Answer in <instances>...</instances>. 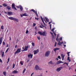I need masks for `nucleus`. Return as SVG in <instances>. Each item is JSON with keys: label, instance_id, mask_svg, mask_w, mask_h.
<instances>
[{"label": "nucleus", "instance_id": "nucleus-1", "mask_svg": "<svg viewBox=\"0 0 76 76\" xmlns=\"http://www.w3.org/2000/svg\"><path fill=\"white\" fill-rule=\"evenodd\" d=\"M38 33L41 36L42 35L43 36H46V32L45 31H43L42 33L41 31H39Z\"/></svg>", "mask_w": 76, "mask_h": 76}, {"label": "nucleus", "instance_id": "nucleus-2", "mask_svg": "<svg viewBox=\"0 0 76 76\" xmlns=\"http://www.w3.org/2000/svg\"><path fill=\"white\" fill-rule=\"evenodd\" d=\"M9 19H10V20H15V21H16V22H18V19H17L15 18H13L12 17H10L9 18Z\"/></svg>", "mask_w": 76, "mask_h": 76}, {"label": "nucleus", "instance_id": "nucleus-3", "mask_svg": "<svg viewBox=\"0 0 76 76\" xmlns=\"http://www.w3.org/2000/svg\"><path fill=\"white\" fill-rule=\"evenodd\" d=\"M21 52V48H18L16 52H15V54H18L19 53Z\"/></svg>", "mask_w": 76, "mask_h": 76}, {"label": "nucleus", "instance_id": "nucleus-4", "mask_svg": "<svg viewBox=\"0 0 76 76\" xmlns=\"http://www.w3.org/2000/svg\"><path fill=\"white\" fill-rule=\"evenodd\" d=\"M50 54V51H48L46 52L45 53V57H48Z\"/></svg>", "mask_w": 76, "mask_h": 76}, {"label": "nucleus", "instance_id": "nucleus-5", "mask_svg": "<svg viewBox=\"0 0 76 76\" xmlns=\"http://www.w3.org/2000/svg\"><path fill=\"white\" fill-rule=\"evenodd\" d=\"M12 9H14L15 10H17V9H16V7H15V4H14V3L12 4Z\"/></svg>", "mask_w": 76, "mask_h": 76}, {"label": "nucleus", "instance_id": "nucleus-6", "mask_svg": "<svg viewBox=\"0 0 76 76\" xmlns=\"http://www.w3.org/2000/svg\"><path fill=\"white\" fill-rule=\"evenodd\" d=\"M63 69V67H60L59 68H58L57 69H56V71L57 72H60L61 69Z\"/></svg>", "mask_w": 76, "mask_h": 76}, {"label": "nucleus", "instance_id": "nucleus-7", "mask_svg": "<svg viewBox=\"0 0 76 76\" xmlns=\"http://www.w3.org/2000/svg\"><path fill=\"white\" fill-rule=\"evenodd\" d=\"M35 68L36 70H42V69L39 68L38 65H36Z\"/></svg>", "mask_w": 76, "mask_h": 76}, {"label": "nucleus", "instance_id": "nucleus-8", "mask_svg": "<svg viewBox=\"0 0 76 76\" xmlns=\"http://www.w3.org/2000/svg\"><path fill=\"white\" fill-rule=\"evenodd\" d=\"M38 52H39V50L38 49H37V50H34V54L35 55L36 54H37Z\"/></svg>", "mask_w": 76, "mask_h": 76}, {"label": "nucleus", "instance_id": "nucleus-9", "mask_svg": "<svg viewBox=\"0 0 76 76\" xmlns=\"http://www.w3.org/2000/svg\"><path fill=\"white\" fill-rule=\"evenodd\" d=\"M33 56V55H32V54L31 55V53H30L29 55V54L28 55V58H30V57H31V58H32Z\"/></svg>", "mask_w": 76, "mask_h": 76}, {"label": "nucleus", "instance_id": "nucleus-10", "mask_svg": "<svg viewBox=\"0 0 76 76\" xmlns=\"http://www.w3.org/2000/svg\"><path fill=\"white\" fill-rule=\"evenodd\" d=\"M63 44V42H60V41H59V42L58 43V45H59L60 46H61V44Z\"/></svg>", "mask_w": 76, "mask_h": 76}, {"label": "nucleus", "instance_id": "nucleus-11", "mask_svg": "<svg viewBox=\"0 0 76 76\" xmlns=\"http://www.w3.org/2000/svg\"><path fill=\"white\" fill-rule=\"evenodd\" d=\"M29 48V46H25L24 49L23 51H27L28 50V48Z\"/></svg>", "mask_w": 76, "mask_h": 76}, {"label": "nucleus", "instance_id": "nucleus-12", "mask_svg": "<svg viewBox=\"0 0 76 76\" xmlns=\"http://www.w3.org/2000/svg\"><path fill=\"white\" fill-rule=\"evenodd\" d=\"M13 14V12H7V15H12Z\"/></svg>", "mask_w": 76, "mask_h": 76}, {"label": "nucleus", "instance_id": "nucleus-13", "mask_svg": "<svg viewBox=\"0 0 76 76\" xmlns=\"http://www.w3.org/2000/svg\"><path fill=\"white\" fill-rule=\"evenodd\" d=\"M40 18L42 22L43 23L44 25H45V23H44V20H43V18H42V17L41 16H40Z\"/></svg>", "mask_w": 76, "mask_h": 76}, {"label": "nucleus", "instance_id": "nucleus-14", "mask_svg": "<svg viewBox=\"0 0 76 76\" xmlns=\"http://www.w3.org/2000/svg\"><path fill=\"white\" fill-rule=\"evenodd\" d=\"M18 73V72L16 70H14L12 72V73L13 74H15L16 73Z\"/></svg>", "mask_w": 76, "mask_h": 76}, {"label": "nucleus", "instance_id": "nucleus-15", "mask_svg": "<svg viewBox=\"0 0 76 76\" xmlns=\"http://www.w3.org/2000/svg\"><path fill=\"white\" fill-rule=\"evenodd\" d=\"M60 50V48H54L53 50V51H54L55 53H56V50Z\"/></svg>", "mask_w": 76, "mask_h": 76}, {"label": "nucleus", "instance_id": "nucleus-16", "mask_svg": "<svg viewBox=\"0 0 76 76\" xmlns=\"http://www.w3.org/2000/svg\"><path fill=\"white\" fill-rule=\"evenodd\" d=\"M65 56V55H63V54H61V57L62 58V60H64V58Z\"/></svg>", "mask_w": 76, "mask_h": 76}, {"label": "nucleus", "instance_id": "nucleus-17", "mask_svg": "<svg viewBox=\"0 0 76 76\" xmlns=\"http://www.w3.org/2000/svg\"><path fill=\"white\" fill-rule=\"evenodd\" d=\"M58 35L57 36V38H56V41H58V42H59V40H60V39H58Z\"/></svg>", "mask_w": 76, "mask_h": 76}, {"label": "nucleus", "instance_id": "nucleus-18", "mask_svg": "<svg viewBox=\"0 0 76 76\" xmlns=\"http://www.w3.org/2000/svg\"><path fill=\"white\" fill-rule=\"evenodd\" d=\"M20 9V10L21 11H22V10H23V7L21 5L19 6Z\"/></svg>", "mask_w": 76, "mask_h": 76}, {"label": "nucleus", "instance_id": "nucleus-19", "mask_svg": "<svg viewBox=\"0 0 76 76\" xmlns=\"http://www.w3.org/2000/svg\"><path fill=\"white\" fill-rule=\"evenodd\" d=\"M63 62H62V61H59L58 62H57V64H60V63H62Z\"/></svg>", "mask_w": 76, "mask_h": 76}, {"label": "nucleus", "instance_id": "nucleus-20", "mask_svg": "<svg viewBox=\"0 0 76 76\" xmlns=\"http://www.w3.org/2000/svg\"><path fill=\"white\" fill-rule=\"evenodd\" d=\"M3 41V39H2V38H0V45L1 44V43H2V41Z\"/></svg>", "mask_w": 76, "mask_h": 76}, {"label": "nucleus", "instance_id": "nucleus-21", "mask_svg": "<svg viewBox=\"0 0 76 76\" xmlns=\"http://www.w3.org/2000/svg\"><path fill=\"white\" fill-rule=\"evenodd\" d=\"M42 26H41V25H40V27L41 28H43L45 27L44 26L42 25V24H41Z\"/></svg>", "mask_w": 76, "mask_h": 76}, {"label": "nucleus", "instance_id": "nucleus-22", "mask_svg": "<svg viewBox=\"0 0 76 76\" xmlns=\"http://www.w3.org/2000/svg\"><path fill=\"white\" fill-rule=\"evenodd\" d=\"M3 6H4V7H7V4H3Z\"/></svg>", "mask_w": 76, "mask_h": 76}, {"label": "nucleus", "instance_id": "nucleus-23", "mask_svg": "<svg viewBox=\"0 0 76 76\" xmlns=\"http://www.w3.org/2000/svg\"><path fill=\"white\" fill-rule=\"evenodd\" d=\"M7 8V9L8 10H10V9H11V7L9 6H8Z\"/></svg>", "mask_w": 76, "mask_h": 76}, {"label": "nucleus", "instance_id": "nucleus-24", "mask_svg": "<svg viewBox=\"0 0 76 76\" xmlns=\"http://www.w3.org/2000/svg\"><path fill=\"white\" fill-rule=\"evenodd\" d=\"M31 12H34V13H35V10L34 9H31Z\"/></svg>", "mask_w": 76, "mask_h": 76}, {"label": "nucleus", "instance_id": "nucleus-25", "mask_svg": "<svg viewBox=\"0 0 76 76\" xmlns=\"http://www.w3.org/2000/svg\"><path fill=\"white\" fill-rule=\"evenodd\" d=\"M45 19L46 20L47 22H49V19H48L47 18H45Z\"/></svg>", "mask_w": 76, "mask_h": 76}, {"label": "nucleus", "instance_id": "nucleus-26", "mask_svg": "<svg viewBox=\"0 0 76 76\" xmlns=\"http://www.w3.org/2000/svg\"><path fill=\"white\" fill-rule=\"evenodd\" d=\"M67 60H68V61H69V62L71 61V60H70V59L69 58V56L68 57Z\"/></svg>", "mask_w": 76, "mask_h": 76}, {"label": "nucleus", "instance_id": "nucleus-27", "mask_svg": "<svg viewBox=\"0 0 76 76\" xmlns=\"http://www.w3.org/2000/svg\"><path fill=\"white\" fill-rule=\"evenodd\" d=\"M3 73L4 75V76H6V72H3Z\"/></svg>", "mask_w": 76, "mask_h": 76}, {"label": "nucleus", "instance_id": "nucleus-28", "mask_svg": "<svg viewBox=\"0 0 76 76\" xmlns=\"http://www.w3.org/2000/svg\"><path fill=\"white\" fill-rule=\"evenodd\" d=\"M31 44L33 47L35 46V43H34V42H32Z\"/></svg>", "mask_w": 76, "mask_h": 76}, {"label": "nucleus", "instance_id": "nucleus-29", "mask_svg": "<svg viewBox=\"0 0 76 76\" xmlns=\"http://www.w3.org/2000/svg\"><path fill=\"white\" fill-rule=\"evenodd\" d=\"M23 16H27L28 15H27L26 14V13L24 14L23 15Z\"/></svg>", "mask_w": 76, "mask_h": 76}, {"label": "nucleus", "instance_id": "nucleus-30", "mask_svg": "<svg viewBox=\"0 0 76 76\" xmlns=\"http://www.w3.org/2000/svg\"><path fill=\"white\" fill-rule=\"evenodd\" d=\"M4 52H2V57H4Z\"/></svg>", "mask_w": 76, "mask_h": 76}, {"label": "nucleus", "instance_id": "nucleus-31", "mask_svg": "<svg viewBox=\"0 0 76 76\" xmlns=\"http://www.w3.org/2000/svg\"><path fill=\"white\" fill-rule=\"evenodd\" d=\"M25 71H26V69H24L23 70V73H24L25 72Z\"/></svg>", "mask_w": 76, "mask_h": 76}, {"label": "nucleus", "instance_id": "nucleus-32", "mask_svg": "<svg viewBox=\"0 0 76 76\" xmlns=\"http://www.w3.org/2000/svg\"><path fill=\"white\" fill-rule=\"evenodd\" d=\"M15 66V64H13V66H12V69H13L14 68Z\"/></svg>", "mask_w": 76, "mask_h": 76}, {"label": "nucleus", "instance_id": "nucleus-33", "mask_svg": "<svg viewBox=\"0 0 76 76\" xmlns=\"http://www.w3.org/2000/svg\"><path fill=\"white\" fill-rule=\"evenodd\" d=\"M20 64H21V66H22V65H23V62H22V61H20Z\"/></svg>", "mask_w": 76, "mask_h": 76}, {"label": "nucleus", "instance_id": "nucleus-34", "mask_svg": "<svg viewBox=\"0 0 76 76\" xmlns=\"http://www.w3.org/2000/svg\"><path fill=\"white\" fill-rule=\"evenodd\" d=\"M1 29H4V26H1Z\"/></svg>", "mask_w": 76, "mask_h": 76}, {"label": "nucleus", "instance_id": "nucleus-35", "mask_svg": "<svg viewBox=\"0 0 76 76\" xmlns=\"http://www.w3.org/2000/svg\"><path fill=\"white\" fill-rule=\"evenodd\" d=\"M49 64H52L53 63H52V61H51L49 62L48 63Z\"/></svg>", "mask_w": 76, "mask_h": 76}, {"label": "nucleus", "instance_id": "nucleus-36", "mask_svg": "<svg viewBox=\"0 0 76 76\" xmlns=\"http://www.w3.org/2000/svg\"><path fill=\"white\" fill-rule=\"evenodd\" d=\"M35 14H36V15H37V17H38V14L37 13V12H35Z\"/></svg>", "mask_w": 76, "mask_h": 76}, {"label": "nucleus", "instance_id": "nucleus-37", "mask_svg": "<svg viewBox=\"0 0 76 76\" xmlns=\"http://www.w3.org/2000/svg\"><path fill=\"white\" fill-rule=\"evenodd\" d=\"M35 19H36V20H39V18H37L36 17H35Z\"/></svg>", "mask_w": 76, "mask_h": 76}, {"label": "nucleus", "instance_id": "nucleus-38", "mask_svg": "<svg viewBox=\"0 0 76 76\" xmlns=\"http://www.w3.org/2000/svg\"><path fill=\"white\" fill-rule=\"evenodd\" d=\"M37 38L39 40L41 39L40 38V37L37 36Z\"/></svg>", "mask_w": 76, "mask_h": 76}, {"label": "nucleus", "instance_id": "nucleus-39", "mask_svg": "<svg viewBox=\"0 0 76 76\" xmlns=\"http://www.w3.org/2000/svg\"><path fill=\"white\" fill-rule=\"evenodd\" d=\"M55 29V28H53L51 30L52 32H53V31H54V30Z\"/></svg>", "mask_w": 76, "mask_h": 76}, {"label": "nucleus", "instance_id": "nucleus-40", "mask_svg": "<svg viewBox=\"0 0 76 76\" xmlns=\"http://www.w3.org/2000/svg\"><path fill=\"white\" fill-rule=\"evenodd\" d=\"M3 45H5V42H4V41H3L2 43Z\"/></svg>", "mask_w": 76, "mask_h": 76}, {"label": "nucleus", "instance_id": "nucleus-41", "mask_svg": "<svg viewBox=\"0 0 76 76\" xmlns=\"http://www.w3.org/2000/svg\"><path fill=\"white\" fill-rule=\"evenodd\" d=\"M9 48H7V50H6V53L7 52V51H8V50H9Z\"/></svg>", "mask_w": 76, "mask_h": 76}, {"label": "nucleus", "instance_id": "nucleus-42", "mask_svg": "<svg viewBox=\"0 0 76 76\" xmlns=\"http://www.w3.org/2000/svg\"><path fill=\"white\" fill-rule=\"evenodd\" d=\"M64 64H66L67 65V66H68V65L69 64L68 63H65Z\"/></svg>", "mask_w": 76, "mask_h": 76}, {"label": "nucleus", "instance_id": "nucleus-43", "mask_svg": "<svg viewBox=\"0 0 76 76\" xmlns=\"http://www.w3.org/2000/svg\"><path fill=\"white\" fill-rule=\"evenodd\" d=\"M29 32V31L28 30H26V34H27Z\"/></svg>", "mask_w": 76, "mask_h": 76}, {"label": "nucleus", "instance_id": "nucleus-44", "mask_svg": "<svg viewBox=\"0 0 76 76\" xmlns=\"http://www.w3.org/2000/svg\"><path fill=\"white\" fill-rule=\"evenodd\" d=\"M70 53V52H68L67 53V54H68V56H70V55L69 54V53Z\"/></svg>", "mask_w": 76, "mask_h": 76}, {"label": "nucleus", "instance_id": "nucleus-45", "mask_svg": "<svg viewBox=\"0 0 76 76\" xmlns=\"http://www.w3.org/2000/svg\"><path fill=\"white\" fill-rule=\"evenodd\" d=\"M35 25H36V24L35 23H33V26H35Z\"/></svg>", "mask_w": 76, "mask_h": 76}, {"label": "nucleus", "instance_id": "nucleus-46", "mask_svg": "<svg viewBox=\"0 0 76 76\" xmlns=\"http://www.w3.org/2000/svg\"><path fill=\"white\" fill-rule=\"evenodd\" d=\"M62 37H61L60 38V40L61 41V40H62Z\"/></svg>", "mask_w": 76, "mask_h": 76}, {"label": "nucleus", "instance_id": "nucleus-47", "mask_svg": "<svg viewBox=\"0 0 76 76\" xmlns=\"http://www.w3.org/2000/svg\"><path fill=\"white\" fill-rule=\"evenodd\" d=\"M10 61V58H9L8 59V62H9Z\"/></svg>", "mask_w": 76, "mask_h": 76}, {"label": "nucleus", "instance_id": "nucleus-48", "mask_svg": "<svg viewBox=\"0 0 76 76\" xmlns=\"http://www.w3.org/2000/svg\"><path fill=\"white\" fill-rule=\"evenodd\" d=\"M57 42H55V47H56V44H57Z\"/></svg>", "mask_w": 76, "mask_h": 76}, {"label": "nucleus", "instance_id": "nucleus-49", "mask_svg": "<svg viewBox=\"0 0 76 76\" xmlns=\"http://www.w3.org/2000/svg\"><path fill=\"white\" fill-rule=\"evenodd\" d=\"M58 58H59V59H60V56H58Z\"/></svg>", "mask_w": 76, "mask_h": 76}, {"label": "nucleus", "instance_id": "nucleus-50", "mask_svg": "<svg viewBox=\"0 0 76 76\" xmlns=\"http://www.w3.org/2000/svg\"><path fill=\"white\" fill-rule=\"evenodd\" d=\"M16 8H18V9H19V8H20V7H19V6H16Z\"/></svg>", "mask_w": 76, "mask_h": 76}, {"label": "nucleus", "instance_id": "nucleus-51", "mask_svg": "<svg viewBox=\"0 0 76 76\" xmlns=\"http://www.w3.org/2000/svg\"><path fill=\"white\" fill-rule=\"evenodd\" d=\"M0 62L1 63H2V60H1V59H0Z\"/></svg>", "mask_w": 76, "mask_h": 76}, {"label": "nucleus", "instance_id": "nucleus-52", "mask_svg": "<svg viewBox=\"0 0 76 76\" xmlns=\"http://www.w3.org/2000/svg\"><path fill=\"white\" fill-rule=\"evenodd\" d=\"M17 47H18V45H15V48H17Z\"/></svg>", "mask_w": 76, "mask_h": 76}, {"label": "nucleus", "instance_id": "nucleus-53", "mask_svg": "<svg viewBox=\"0 0 76 76\" xmlns=\"http://www.w3.org/2000/svg\"><path fill=\"white\" fill-rule=\"evenodd\" d=\"M9 38H10V41H11V37H10Z\"/></svg>", "mask_w": 76, "mask_h": 76}, {"label": "nucleus", "instance_id": "nucleus-54", "mask_svg": "<svg viewBox=\"0 0 76 76\" xmlns=\"http://www.w3.org/2000/svg\"><path fill=\"white\" fill-rule=\"evenodd\" d=\"M50 29H51V24H50Z\"/></svg>", "mask_w": 76, "mask_h": 76}, {"label": "nucleus", "instance_id": "nucleus-55", "mask_svg": "<svg viewBox=\"0 0 76 76\" xmlns=\"http://www.w3.org/2000/svg\"><path fill=\"white\" fill-rule=\"evenodd\" d=\"M34 72H33L32 74H31V76H32V75H34Z\"/></svg>", "mask_w": 76, "mask_h": 76}, {"label": "nucleus", "instance_id": "nucleus-56", "mask_svg": "<svg viewBox=\"0 0 76 76\" xmlns=\"http://www.w3.org/2000/svg\"><path fill=\"white\" fill-rule=\"evenodd\" d=\"M56 60H57V61L58 60V58H56Z\"/></svg>", "mask_w": 76, "mask_h": 76}, {"label": "nucleus", "instance_id": "nucleus-57", "mask_svg": "<svg viewBox=\"0 0 76 76\" xmlns=\"http://www.w3.org/2000/svg\"><path fill=\"white\" fill-rule=\"evenodd\" d=\"M64 45V47H66V45Z\"/></svg>", "mask_w": 76, "mask_h": 76}, {"label": "nucleus", "instance_id": "nucleus-58", "mask_svg": "<svg viewBox=\"0 0 76 76\" xmlns=\"http://www.w3.org/2000/svg\"><path fill=\"white\" fill-rule=\"evenodd\" d=\"M50 33L51 35H53V34L52 33H51V32H50Z\"/></svg>", "mask_w": 76, "mask_h": 76}, {"label": "nucleus", "instance_id": "nucleus-59", "mask_svg": "<svg viewBox=\"0 0 76 76\" xmlns=\"http://www.w3.org/2000/svg\"><path fill=\"white\" fill-rule=\"evenodd\" d=\"M9 47V45H8V44H7V45L6 46V47Z\"/></svg>", "mask_w": 76, "mask_h": 76}, {"label": "nucleus", "instance_id": "nucleus-60", "mask_svg": "<svg viewBox=\"0 0 76 76\" xmlns=\"http://www.w3.org/2000/svg\"><path fill=\"white\" fill-rule=\"evenodd\" d=\"M54 34L55 36H56V33H54Z\"/></svg>", "mask_w": 76, "mask_h": 76}, {"label": "nucleus", "instance_id": "nucleus-61", "mask_svg": "<svg viewBox=\"0 0 76 76\" xmlns=\"http://www.w3.org/2000/svg\"><path fill=\"white\" fill-rule=\"evenodd\" d=\"M64 44H66V42H64Z\"/></svg>", "mask_w": 76, "mask_h": 76}, {"label": "nucleus", "instance_id": "nucleus-62", "mask_svg": "<svg viewBox=\"0 0 76 76\" xmlns=\"http://www.w3.org/2000/svg\"><path fill=\"white\" fill-rule=\"evenodd\" d=\"M51 23V22H49V24H50V23Z\"/></svg>", "mask_w": 76, "mask_h": 76}, {"label": "nucleus", "instance_id": "nucleus-63", "mask_svg": "<svg viewBox=\"0 0 76 76\" xmlns=\"http://www.w3.org/2000/svg\"><path fill=\"white\" fill-rule=\"evenodd\" d=\"M0 7H2V6L1 5H0Z\"/></svg>", "mask_w": 76, "mask_h": 76}, {"label": "nucleus", "instance_id": "nucleus-64", "mask_svg": "<svg viewBox=\"0 0 76 76\" xmlns=\"http://www.w3.org/2000/svg\"><path fill=\"white\" fill-rule=\"evenodd\" d=\"M53 32V34H54V33H55V32H54V31H52Z\"/></svg>", "mask_w": 76, "mask_h": 76}]
</instances>
